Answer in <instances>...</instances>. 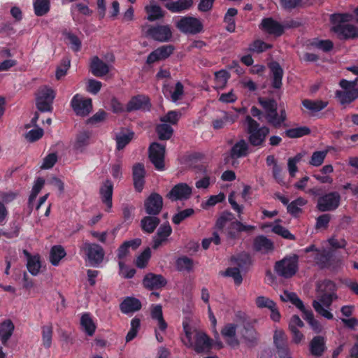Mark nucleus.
<instances>
[{
    "mask_svg": "<svg viewBox=\"0 0 358 358\" xmlns=\"http://www.w3.org/2000/svg\"><path fill=\"white\" fill-rule=\"evenodd\" d=\"M145 213L150 215H157L163 208V199L157 193H152L144 201Z\"/></svg>",
    "mask_w": 358,
    "mask_h": 358,
    "instance_id": "obj_16",
    "label": "nucleus"
},
{
    "mask_svg": "<svg viewBox=\"0 0 358 358\" xmlns=\"http://www.w3.org/2000/svg\"><path fill=\"white\" fill-rule=\"evenodd\" d=\"M229 73L226 70H220L215 73V82L216 89H223L229 78Z\"/></svg>",
    "mask_w": 358,
    "mask_h": 358,
    "instance_id": "obj_46",
    "label": "nucleus"
},
{
    "mask_svg": "<svg viewBox=\"0 0 358 358\" xmlns=\"http://www.w3.org/2000/svg\"><path fill=\"white\" fill-rule=\"evenodd\" d=\"M140 319L135 317L131 322V329L126 336V341L129 342L133 340L137 335L140 327Z\"/></svg>",
    "mask_w": 358,
    "mask_h": 358,
    "instance_id": "obj_60",
    "label": "nucleus"
},
{
    "mask_svg": "<svg viewBox=\"0 0 358 358\" xmlns=\"http://www.w3.org/2000/svg\"><path fill=\"white\" fill-rule=\"evenodd\" d=\"M285 134L289 138H296L309 135L310 134V129L309 127L303 126L287 129Z\"/></svg>",
    "mask_w": 358,
    "mask_h": 358,
    "instance_id": "obj_43",
    "label": "nucleus"
},
{
    "mask_svg": "<svg viewBox=\"0 0 358 358\" xmlns=\"http://www.w3.org/2000/svg\"><path fill=\"white\" fill-rule=\"evenodd\" d=\"M49 0H36L34 3V13L37 16H43L50 10Z\"/></svg>",
    "mask_w": 358,
    "mask_h": 358,
    "instance_id": "obj_45",
    "label": "nucleus"
},
{
    "mask_svg": "<svg viewBox=\"0 0 358 358\" xmlns=\"http://www.w3.org/2000/svg\"><path fill=\"white\" fill-rule=\"evenodd\" d=\"M298 268V256L294 255L289 257H285L277 262L275 265V270L278 275L285 278L293 276Z\"/></svg>",
    "mask_w": 358,
    "mask_h": 358,
    "instance_id": "obj_9",
    "label": "nucleus"
},
{
    "mask_svg": "<svg viewBox=\"0 0 358 358\" xmlns=\"http://www.w3.org/2000/svg\"><path fill=\"white\" fill-rule=\"evenodd\" d=\"M331 30L341 40L354 39L358 38V27L353 24L334 25Z\"/></svg>",
    "mask_w": 358,
    "mask_h": 358,
    "instance_id": "obj_17",
    "label": "nucleus"
},
{
    "mask_svg": "<svg viewBox=\"0 0 358 358\" xmlns=\"http://www.w3.org/2000/svg\"><path fill=\"white\" fill-rule=\"evenodd\" d=\"M80 325L83 330L90 336L94 335L96 330V324L89 313H85L81 316Z\"/></svg>",
    "mask_w": 358,
    "mask_h": 358,
    "instance_id": "obj_36",
    "label": "nucleus"
},
{
    "mask_svg": "<svg viewBox=\"0 0 358 358\" xmlns=\"http://www.w3.org/2000/svg\"><path fill=\"white\" fill-rule=\"evenodd\" d=\"M66 255L64 248L61 245L53 246L50 250V260L53 265H57Z\"/></svg>",
    "mask_w": 358,
    "mask_h": 358,
    "instance_id": "obj_44",
    "label": "nucleus"
},
{
    "mask_svg": "<svg viewBox=\"0 0 358 358\" xmlns=\"http://www.w3.org/2000/svg\"><path fill=\"white\" fill-rule=\"evenodd\" d=\"M45 184V180L42 178H38L36 180L31 190V193L29 198V203L31 205L36 198Z\"/></svg>",
    "mask_w": 358,
    "mask_h": 358,
    "instance_id": "obj_56",
    "label": "nucleus"
},
{
    "mask_svg": "<svg viewBox=\"0 0 358 358\" xmlns=\"http://www.w3.org/2000/svg\"><path fill=\"white\" fill-rule=\"evenodd\" d=\"M27 267L28 271L33 275H36L40 271L41 262L38 255L33 256V258L27 261Z\"/></svg>",
    "mask_w": 358,
    "mask_h": 358,
    "instance_id": "obj_54",
    "label": "nucleus"
},
{
    "mask_svg": "<svg viewBox=\"0 0 358 358\" xmlns=\"http://www.w3.org/2000/svg\"><path fill=\"white\" fill-rule=\"evenodd\" d=\"M141 307V302L134 297H127L120 305L121 311L126 314L138 311Z\"/></svg>",
    "mask_w": 358,
    "mask_h": 358,
    "instance_id": "obj_31",
    "label": "nucleus"
},
{
    "mask_svg": "<svg viewBox=\"0 0 358 358\" xmlns=\"http://www.w3.org/2000/svg\"><path fill=\"white\" fill-rule=\"evenodd\" d=\"M336 284L329 280L320 282L317 285V299L313 301L315 310L322 317L331 320L333 315L324 307L329 308L334 300L337 299Z\"/></svg>",
    "mask_w": 358,
    "mask_h": 358,
    "instance_id": "obj_1",
    "label": "nucleus"
},
{
    "mask_svg": "<svg viewBox=\"0 0 358 358\" xmlns=\"http://www.w3.org/2000/svg\"><path fill=\"white\" fill-rule=\"evenodd\" d=\"M353 16L348 13H337L331 15V20L334 25L348 24L347 22L352 21Z\"/></svg>",
    "mask_w": 358,
    "mask_h": 358,
    "instance_id": "obj_55",
    "label": "nucleus"
},
{
    "mask_svg": "<svg viewBox=\"0 0 358 358\" xmlns=\"http://www.w3.org/2000/svg\"><path fill=\"white\" fill-rule=\"evenodd\" d=\"M156 132L159 140L166 141L171 138L173 134V129L170 125L163 123L157 125Z\"/></svg>",
    "mask_w": 358,
    "mask_h": 358,
    "instance_id": "obj_40",
    "label": "nucleus"
},
{
    "mask_svg": "<svg viewBox=\"0 0 358 358\" xmlns=\"http://www.w3.org/2000/svg\"><path fill=\"white\" fill-rule=\"evenodd\" d=\"M340 200L338 192H330L318 199L317 207L322 212L333 210L339 206Z\"/></svg>",
    "mask_w": 358,
    "mask_h": 358,
    "instance_id": "obj_14",
    "label": "nucleus"
},
{
    "mask_svg": "<svg viewBox=\"0 0 358 358\" xmlns=\"http://www.w3.org/2000/svg\"><path fill=\"white\" fill-rule=\"evenodd\" d=\"M166 283V280L162 275L152 273L146 274L143 280V286L150 290L162 288Z\"/></svg>",
    "mask_w": 358,
    "mask_h": 358,
    "instance_id": "obj_22",
    "label": "nucleus"
},
{
    "mask_svg": "<svg viewBox=\"0 0 358 358\" xmlns=\"http://www.w3.org/2000/svg\"><path fill=\"white\" fill-rule=\"evenodd\" d=\"M71 107L76 114L85 117L92 110V101L91 99H84L79 94H76L71 100Z\"/></svg>",
    "mask_w": 358,
    "mask_h": 358,
    "instance_id": "obj_15",
    "label": "nucleus"
},
{
    "mask_svg": "<svg viewBox=\"0 0 358 358\" xmlns=\"http://www.w3.org/2000/svg\"><path fill=\"white\" fill-rule=\"evenodd\" d=\"M145 170L144 165L141 163L134 164L133 166L134 185L135 189L139 192H141L143 188L145 183Z\"/></svg>",
    "mask_w": 358,
    "mask_h": 358,
    "instance_id": "obj_28",
    "label": "nucleus"
},
{
    "mask_svg": "<svg viewBox=\"0 0 358 358\" xmlns=\"http://www.w3.org/2000/svg\"><path fill=\"white\" fill-rule=\"evenodd\" d=\"M239 324L228 323L224 326L221 330V334L224 338L226 343L232 348L238 347L240 342L236 336L237 329Z\"/></svg>",
    "mask_w": 358,
    "mask_h": 358,
    "instance_id": "obj_19",
    "label": "nucleus"
},
{
    "mask_svg": "<svg viewBox=\"0 0 358 358\" xmlns=\"http://www.w3.org/2000/svg\"><path fill=\"white\" fill-rule=\"evenodd\" d=\"M88 261L92 266H97L101 264L104 258L103 248L96 243H85L82 246Z\"/></svg>",
    "mask_w": 358,
    "mask_h": 358,
    "instance_id": "obj_11",
    "label": "nucleus"
},
{
    "mask_svg": "<svg viewBox=\"0 0 358 358\" xmlns=\"http://www.w3.org/2000/svg\"><path fill=\"white\" fill-rule=\"evenodd\" d=\"M309 351L314 357H321L327 350L326 341L324 336H316L313 337L308 345Z\"/></svg>",
    "mask_w": 358,
    "mask_h": 358,
    "instance_id": "obj_26",
    "label": "nucleus"
},
{
    "mask_svg": "<svg viewBox=\"0 0 358 358\" xmlns=\"http://www.w3.org/2000/svg\"><path fill=\"white\" fill-rule=\"evenodd\" d=\"M273 343L276 353L280 358H292L287 344V337L282 329H275L273 334Z\"/></svg>",
    "mask_w": 358,
    "mask_h": 358,
    "instance_id": "obj_13",
    "label": "nucleus"
},
{
    "mask_svg": "<svg viewBox=\"0 0 358 358\" xmlns=\"http://www.w3.org/2000/svg\"><path fill=\"white\" fill-rule=\"evenodd\" d=\"M258 102L264 111V117L269 125L275 129L287 127L286 110L281 109L280 113H278V103L275 99L259 97Z\"/></svg>",
    "mask_w": 358,
    "mask_h": 358,
    "instance_id": "obj_2",
    "label": "nucleus"
},
{
    "mask_svg": "<svg viewBox=\"0 0 358 358\" xmlns=\"http://www.w3.org/2000/svg\"><path fill=\"white\" fill-rule=\"evenodd\" d=\"M36 106L41 112H51L52 102L55 97V91L45 85L38 88L36 94Z\"/></svg>",
    "mask_w": 358,
    "mask_h": 358,
    "instance_id": "obj_7",
    "label": "nucleus"
},
{
    "mask_svg": "<svg viewBox=\"0 0 358 358\" xmlns=\"http://www.w3.org/2000/svg\"><path fill=\"white\" fill-rule=\"evenodd\" d=\"M271 48V45L267 44L261 40H255L250 44L248 50L252 52L261 53Z\"/></svg>",
    "mask_w": 358,
    "mask_h": 358,
    "instance_id": "obj_51",
    "label": "nucleus"
},
{
    "mask_svg": "<svg viewBox=\"0 0 358 358\" xmlns=\"http://www.w3.org/2000/svg\"><path fill=\"white\" fill-rule=\"evenodd\" d=\"M90 134L87 132H82L77 136L73 148L76 150L83 152L85 146L88 145Z\"/></svg>",
    "mask_w": 358,
    "mask_h": 358,
    "instance_id": "obj_49",
    "label": "nucleus"
},
{
    "mask_svg": "<svg viewBox=\"0 0 358 358\" xmlns=\"http://www.w3.org/2000/svg\"><path fill=\"white\" fill-rule=\"evenodd\" d=\"M193 4V0H178L167 5V8L173 11L178 12L190 8Z\"/></svg>",
    "mask_w": 358,
    "mask_h": 358,
    "instance_id": "obj_48",
    "label": "nucleus"
},
{
    "mask_svg": "<svg viewBox=\"0 0 358 358\" xmlns=\"http://www.w3.org/2000/svg\"><path fill=\"white\" fill-rule=\"evenodd\" d=\"M261 27L269 34L275 36H281L284 32V27L271 17L265 18L262 21Z\"/></svg>",
    "mask_w": 358,
    "mask_h": 358,
    "instance_id": "obj_27",
    "label": "nucleus"
},
{
    "mask_svg": "<svg viewBox=\"0 0 358 358\" xmlns=\"http://www.w3.org/2000/svg\"><path fill=\"white\" fill-rule=\"evenodd\" d=\"M149 159L156 169L163 171L165 167L166 147L159 143H152L149 147Z\"/></svg>",
    "mask_w": 358,
    "mask_h": 358,
    "instance_id": "obj_10",
    "label": "nucleus"
},
{
    "mask_svg": "<svg viewBox=\"0 0 358 358\" xmlns=\"http://www.w3.org/2000/svg\"><path fill=\"white\" fill-rule=\"evenodd\" d=\"M192 194V188L186 183L175 185L166 196L172 201L188 199Z\"/></svg>",
    "mask_w": 358,
    "mask_h": 358,
    "instance_id": "obj_21",
    "label": "nucleus"
},
{
    "mask_svg": "<svg viewBox=\"0 0 358 358\" xmlns=\"http://www.w3.org/2000/svg\"><path fill=\"white\" fill-rule=\"evenodd\" d=\"M175 47L173 45L160 46L149 54L146 59V63L148 64H152L156 62L164 60L169 57L173 53Z\"/></svg>",
    "mask_w": 358,
    "mask_h": 358,
    "instance_id": "obj_18",
    "label": "nucleus"
},
{
    "mask_svg": "<svg viewBox=\"0 0 358 358\" xmlns=\"http://www.w3.org/2000/svg\"><path fill=\"white\" fill-rule=\"evenodd\" d=\"M315 264L320 268L336 269L341 264V259L336 257L331 250H322L318 251L315 257Z\"/></svg>",
    "mask_w": 358,
    "mask_h": 358,
    "instance_id": "obj_8",
    "label": "nucleus"
},
{
    "mask_svg": "<svg viewBox=\"0 0 358 358\" xmlns=\"http://www.w3.org/2000/svg\"><path fill=\"white\" fill-rule=\"evenodd\" d=\"M224 276H229L233 278L235 284L237 285H241L243 280V278L240 273V269L238 268H228L223 273Z\"/></svg>",
    "mask_w": 358,
    "mask_h": 358,
    "instance_id": "obj_62",
    "label": "nucleus"
},
{
    "mask_svg": "<svg viewBox=\"0 0 358 358\" xmlns=\"http://www.w3.org/2000/svg\"><path fill=\"white\" fill-rule=\"evenodd\" d=\"M253 248L255 251L265 255L273 251L274 244L271 240L261 235L254 239Z\"/></svg>",
    "mask_w": 358,
    "mask_h": 358,
    "instance_id": "obj_25",
    "label": "nucleus"
},
{
    "mask_svg": "<svg viewBox=\"0 0 358 358\" xmlns=\"http://www.w3.org/2000/svg\"><path fill=\"white\" fill-rule=\"evenodd\" d=\"M249 144L244 139L238 141L230 150V157L233 159L246 157L249 153Z\"/></svg>",
    "mask_w": 358,
    "mask_h": 358,
    "instance_id": "obj_30",
    "label": "nucleus"
},
{
    "mask_svg": "<svg viewBox=\"0 0 358 358\" xmlns=\"http://www.w3.org/2000/svg\"><path fill=\"white\" fill-rule=\"evenodd\" d=\"M151 257V250L150 248H145L136 258V266L138 268H145Z\"/></svg>",
    "mask_w": 358,
    "mask_h": 358,
    "instance_id": "obj_52",
    "label": "nucleus"
},
{
    "mask_svg": "<svg viewBox=\"0 0 358 358\" xmlns=\"http://www.w3.org/2000/svg\"><path fill=\"white\" fill-rule=\"evenodd\" d=\"M90 69L92 73L96 77H103L110 71L109 66L98 56H94L91 58Z\"/></svg>",
    "mask_w": 358,
    "mask_h": 358,
    "instance_id": "obj_23",
    "label": "nucleus"
},
{
    "mask_svg": "<svg viewBox=\"0 0 358 358\" xmlns=\"http://www.w3.org/2000/svg\"><path fill=\"white\" fill-rule=\"evenodd\" d=\"M184 330L185 337L182 338V342L186 346L194 347L197 353L203 352L210 349V339L206 334L196 330L192 332L187 324L184 325Z\"/></svg>",
    "mask_w": 358,
    "mask_h": 358,
    "instance_id": "obj_4",
    "label": "nucleus"
},
{
    "mask_svg": "<svg viewBox=\"0 0 358 358\" xmlns=\"http://www.w3.org/2000/svg\"><path fill=\"white\" fill-rule=\"evenodd\" d=\"M328 152V150L315 151L310 157L309 164L311 166L317 167L321 166L323 164Z\"/></svg>",
    "mask_w": 358,
    "mask_h": 358,
    "instance_id": "obj_47",
    "label": "nucleus"
},
{
    "mask_svg": "<svg viewBox=\"0 0 358 358\" xmlns=\"http://www.w3.org/2000/svg\"><path fill=\"white\" fill-rule=\"evenodd\" d=\"M238 332L247 343L250 345L257 343L258 340L257 334L249 320H244L242 321L239 324Z\"/></svg>",
    "mask_w": 358,
    "mask_h": 358,
    "instance_id": "obj_20",
    "label": "nucleus"
},
{
    "mask_svg": "<svg viewBox=\"0 0 358 358\" xmlns=\"http://www.w3.org/2000/svg\"><path fill=\"white\" fill-rule=\"evenodd\" d=\"M171 233L172 229L169 223L162 224L157 229L156 235L153 237L152 248L157 250L162 244L166 243Z\"/></svg>",
    "mask_w": 358,
    "mask_h": 358,
    "instance_id": "obj_24",
    "label": "nucleus"
},
{
    "mask_svg": "<svg viewBox=\"0 0 358 358\" xmlns=\"http://www.w3.org/2000/svg\"><path fill=\"white\" fill-rule=\"evenodd\" d=\"M303 106L313 113L319 112L324 109L328 105L327 101L322 100L313 101L310 99H304L302 101Z\"/></svg>",
    "mask_w": 358,
    "mask_h": 358,
    "instance_id": "obj_39",
    "label": "nucleus"
},
{
    "mask_svg": "<svg viewBox=\"0 0 358 358\" xmlns=\"http://www.w3.org/2000/svg\"><path fill=\"white\" fill-rule=\"evenodd\" d=\"M231 262L236 268H243L251 264L250 257L247 253L238 254L236 257H232Z\"/></svg>",
    "mask_w": 358,
    "mask_h": 358,
    "instance_id": "obj_41",
    "label": "nucleus"
},
{
    "mask_svg": "<svg viewBox=\"0 0 358 358\" xmlns=\"http://www.w3.org/2000/svg\"><path fill=\"white\" fill-rule=\"evenodd\" d=\"M160 223V219L156 215H148L141 220V227L143 231L152 234Z\"/></svg>",
    "mask_w": 358,
    "mask_h": 358,
    "instance_id": "obj_32",
    "label": "nucleus"
},
{
    "mask_svg": "<svg viewBox=\"0 0 358 358\" xmlns=\"http://www.w3.org/2000/svg\"><path fill=\"white\" fill-rule=\"evenodd\" d=\"M14 324L10 320H6L0 324V340L6 345L13 334Z\"/></svg>",
    "mask_w": 358,
    "mask_h": 358,
    "instance_id": "obj_35",
    "label": "nucleus"
},
{
    "mask_svg": "<svg viewBox=\"0 0 358 358\" xmlns=\"http://www.w3.org/2000/svg\"><path fill=\"white\" fill-rule=\"evenodd\" d=\"M233 219L232 213L229 212H224L222 215L217 220L215 223V228L217 230L222 231L226 226L227 223L231 222Z\"/></svg>",
    "mask_w": 358,
    "mask_h": 358,
    "instance_id": "obj_61",
    "label": "nucleus"
},
{
    "mask_svg": "<svg viewBox=\"0 0 358 358\" xmlns=\"http://www.w3.org/2000/svg\"><path fill=\"white\" fill-rule=\"evenodd\" d=\"M271 231L275 234L280 236L283 238L291 241H294L296 239L295 236L291 234L287 229L282 227V225L275 224L273 227Z\"/></svg>",
    "mask_w": 358,
    "mask_h": 358,
    "instance_id": "obj_53",
    "label": "nucleus"
},
{
    "mask_svg": "<svg viewBox=\"0 0 358 358\" xmlns=\"http://www.w3.org/2000/svg\"><path fill=\"white\" fill-rule=\"evenodd\" d=\"M245 122L249 143L254 147L264 146L266 137L270 133L269 127L265 125L260 126L259 123L250 115L246 116Z\"/></svg>",
    "mask_w": 358,
    "mask_h": 358,
    "instance_id": "obj_3",
    "label": "nucleus"
},
{
    "mask_svg": "<svg viewBox=\"0 0 358 358\" xmlns=\"http://www.w3.org/2000/svg\"><path fill=\"white\" fill-rule=\"evenodd\" d=\"M358 78L348 81L345 79L341 80L339 85L342 88L336 92V96L341 104H349L358 98Z\"/></svg>",
    "mask_w": 358,
    "mask_h": 358,
    "instance_id": "obj_6",
    "label": "nucleus"
},
{
    "mask_svg": "<svg viewBox=\"0 0 358 358\" xmlns=\"http://www.w3.org/2000/svg\"><path fill=\"white\" fill-rule=\"evenodd\" d=\"M42 334L43 344L45 348H48L52 344V327L51 325L43 327Z\"/></svg>",
    "mask_w": 358,
    "mask_h": 358,
    "instance_id": "obj_58",
    "label": "nucleus"
},
{
    "mask_svg": "<svg viewBox=\"0 0 358 358\" xmlns=\"http://www.w3.org/2000/svg\"><path fill=\"white\" fill-rule=\"evenodd\" d=\"M268 66L271 73L272 87L275 89H280L282 84L283 69L277 62H272Z\"/></svg>",
    "mask_w": 358,
    "mask_h": 358,
    "instance_id": "obj_29",
    "label": "nucleus"
},
{
    "mask_svg": "<svg viewBox=\"0 0 358 358\" xmlns=\"http://www.w3.org/2000/svg\"><path fill=\"white\" fill-rule=\"evenodd\" d=\"M181 116V113L177 111H169L166 115L160 117L159 120L163 123L169 122L171 124H176Z\"/></svg>",
    "mask_w": 358,
    "mask_h": 358,
    "instance_id": "obj_59",
    "label": "nucleus"
},
{
    "mask_svg": "<svg viewBox=\"0 0 358 358\" xmlns=\"http://www.w3.org/2000/svg\"><path fill=\"white\" fill-rule=\"evenodd\" d=\"M151 316L152 319L157 320L159 329L164 331L167 328V324L164 320L161 305H157L152 308Z\"/></svg>",
    "mask_w": 358,
    "mask_h": 358,
    "instance_id": "obj_38",
    "label": "nucleus"
},
{
    "mask_svg": "<svg viewBox=\"0 0 358 358\" xmlns=\"http://www.w3.org/2000/svg\"><path fill=\"white\" fill-rule=\"evenodd\" d=\"M149 100L147 97L141 95L132 97L127 103L126 110L127 112H131L143 108L148 106Z\"/></svg>",
    "mask_w": 358,
    "mask_h": 358,
    "instance_id": "obj_34",
    "label": "nucleus"
},
{
    "mask_svg": "<svg viewBox=\"0 0 358 358\" xmlns=\"http://www.w3.org/2000/svg\"><path fill=\"white\" fill-rule=\"evenodd\" d=\"M176 27L182 33L196 34L203 30L201 22L193 17H184L176 23Z\"/></svg>",
    "mask_w": 358,
    "mask_h": 358,
    "instance_id": "obj_12",
    "label": "nucleus"
},
{
    "mask_svg": "<svg viewBox=\"0 0 358 358\" xmlns=\"http://www.w3.org/2000/svg\"><path fill=\"white\" fill-rule=\"evenodd\" d=\"M142 34L144 37L150 38L159 42H168L173 38V34L169 25L145 24L141 27Z\"/></svg>",
    "mask_w": 358,
    "mask_h": 358,
    "instance_id": "obj_5",
    "label": "nucleus"
},
{
    "mask_svg": "<svg viewBox=\"0 0 358 358\" xmlns=\"http://www.w3.org/2000/svg\"><path fill=\"white\" fill-rule=\"evenodd\" d=\"M193 261L187 257H182L176 261V268L180 271H190L192 270Z\"/></svg>",
    "mask_w": 358,
    "mask_h": 358,
    "instance_id": "obj_50",
    "label": "nucleus"
},
{
    "mask_svg": "<svg viewBox=\"0 0 358 358\" xmlns=\"http://www.w3.org/2000/svg\"><path fill=\"white\" fill-rule=\"evenodd\" d=\"M280 297V299L284 302L289 301L298 308H303L302 301L297 296V295L294 292L285 290L283 292V294H281Z\"/></svg>",
    "mask_w": 358,
    "mask_h": 358,
    "instance_id": "obj_42",
    "label": "nucleus"
},
{
    "mask_svg": "<svg viewBox=\"0 0 358 358\" xmlns=\"http://www.w3.org/2000/svg\"><path fill=\"white\" fill-rule=\"evenodd\" d=\"M133 133L128 134L117 135L116 136L117 148V150L123 149L126 145H127L133 138Z\"/></svg>",
    "mask_w": 358,
    "mask_h": 358,
    "instance_id": "obj_64",
    "label": "nucleus"
},
{
    "mask_svg": "<svg viewBox=\"0 0 358 358\" xmlns=\"http://www.w3.org/2000/svg\"><path fill=\"white\" fill-rule=\"evenodd\" d=\"M145 9L148 13L147 19L150 22L159 20L164 16L162 8L154 2H150L149 5L145 6Z\"/></svg>",
    "mask_w": 358,
    "mask_h": 358,
    "instance_id": "obj_37",
    "label": "nucleus"
},
{
    "mask_svg": "<svg viewBox=\"0 0 358 358\" xmlns=\"http://www.w3.org/2000/svg\"><path fill=\"white\" fill-rule=\"evenodd\" d=\"M255 304L259 308H273L276 304L273 300L264 296H259L255 299Z\"/></svg>",
    "mask_w": 358,
    "mask_h": 358,
    "instance_id": "obj_57",
    "label": "nucleus"
},
{
    "mask_svg": "<svg viewBox=\"0 0 358 358\" xmlns=\"http://www.w3.org/2000/svg\"><path fill=\"white\" fill-rule=\"evenodd\" d=\"M113 189V183L109 180H106L103 183V185L100 189L102 201L106 204L108 210H109L112 207Z\"/></svg>",
    "mask_w": 358,
    "mask_h": 358,
    "instance_id": "obj_33",
    "label": "nucleus"
},
{
    "mask_svg": "<svg viewBox=\"0 0 358 358\" xmlns=\"http://www.w3.org/2000/svg\"><path fill=\"white\" fill-rule=\"evenodd\" d=\"M194 213L193 208H187L180 211L173 217V222L176 224H179L182 221L186 218L191 217Z\"/></svg>",
    "mask_w": 358,
    "mask_h": 358,
    "instance_id": "obj_63",
    "label": "nucleus"
}]
</instances>
